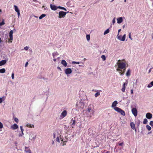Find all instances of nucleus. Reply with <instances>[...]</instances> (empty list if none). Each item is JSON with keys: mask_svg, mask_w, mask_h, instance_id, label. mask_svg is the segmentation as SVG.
Here are the masks:
<instances>
[{"mask_svg": "<svg viewBox=\"0 0 153 153\" xmlns=\"http://www.w3.org/2000/svg\"><path fill=\"white\" fill-rule=\"evenodd\" d=\"M28 64V62H26V63L25 64V67H27V66Z\"/></svg>", "mask_w": 153, "mask_h": 153, "instance_id": "nucleus-50", "label": "nucleus"}, {"mask_svg": "<svg viewBox=\"0 0 153 153\" xmlns=\"http://www.w3.org/2000/svg\"><path fill=\"white\" fill-rule=\"evenodd\" d=\"M121 29H119V30H118V33H119V32L121 30Z\"/></svg>", "mask_w": 153, "mask_h": 153, "instance_id": "nucleus-58", "label": "nucleus"}, {"mask_svg": "<svg viewBox=\"0 0 153 153\" xmlns=\"http://www.w3.org/2000/svg\"><path fill=\"white\" fill-rule=\"evenodd\" d=\"M45 16H46V15L45 14H42L39 17V19H41L43 18Z\"/></svg>", "mask_w": 153, "mask_h": 153, "instance_id": "nucleus-23", "label": "nucleus"}, {"mask_svg": "<svg viewBox=\"0 0 153 153\" xmlns=\"http://www.w3.org/2000/svg\"><path fill=\"white\" fill-rule=\"evenodd\" d=\"M67 115V111L66 110H64L61 114L60 117L62 118L65 117Z\"/></svg>", "mask_w": 153, "mask_h": 153, "instance_id": "nucleus-6", "label": "nucleus"}, {"mask_svg": "<svg viewBox=\"0 0 153 153\" xmlns=\"http://www.w3.org/2000/svg\"><path fill=\"white\" fill-rule=\"evenodd\" d=\"M131 94H132L133 93V90L132 89H131Z\"/></svg>", "mask_w": 153, "mask_h": 153, "instance_id": "nucleus-51", "label": "nucleus"}, {"mask_svg": "<svg viewBox=\"0 0 153 153\" xmlns=\"http://www.w3.org/2000/svg\"><path fill=\"white\" fill-rule=\"evenodd\" d=\"M131 33H129V38L131 40H132V38L131 37Z\"/></svg>", "mask_w": 153, "mask_h": 153, "instance_id": "nucleus-43", "label": "nucleus"}, {"mask_svg": "<svg viewBox=\"0 0 153 153\" xmlns=\"http://www.w3.org/2000/svg\"><path fill=\"white\" fill-rule=\"evenodd\" d=\"M131 111L134 116L136 117L137 115V111L136 108H133L131 110Z\"/></svg>", "mask_w": 153, "mask_h": 153, "instance_id": "nucleus-5", "label": "nucleus"}, {"mask_svg": "<svg viewBox=\"0 0 153 153\" xmlns=\"http://www.w3.org/2000/svg\"><path fill=\"white\" fill-rule=\"evenodd\" d=\"M42 7L44 8L45 10L47 9V8L46 6L44 5L42 6Z\"/></svg>", "mask_w": 153, "mask_h": 153, "instance_id": "nucleus-44", "label": "nucleus"}, {"mask_svg": "<svg viewBox=\"0 0 153 153\" xmlns=\"http://www.w3.org/2000/svg\"><path fill=\"white\" fill-rule=\"evenodd\" d=\"M72 126V128H73L74 126L75 125L76 123V121L75 120H73V118H72L71 120V122L70 123Z\"/></svg>", "mask_w": 153, "mask_h": 153, "instance_id": "nucleus-11", "label": "nucleus"}, {"mask_svg": "<svg viewBox=\"0 0 153 153\" xmlns=\"http://www.w3.org/2000/svg\"><path fill=\"white\" fill-rule=\"evenodd\" d=\"M12 78L13 79L14 78V74L13 73L12 74Z\"/></svg>", "mask_w": 153, "mask_h": 153, "instance_id": "nucleus-47", "label": "nucleus"}, {"mask_svg": "<svg viewBox=\"0 0 153 153\" xmlns=\"http://www.w3.org/2000/svg\"><path fill=\"white\" fill-rule=\"evenodd\" d=\"M4 22L3 21L1 22L0 23V26L2 25H4Z\"/></svg>", "mask_w": 153, "mask_h": 153, "instance_id": "nucleus-45", "label": "nucleus"}, {"mask_svg": "<svg viewBox=\"0 0 153 153\" xmlns=\"http://www.w3.org/2000/svg\"><path fill=\"white\" fill-rule=\"evenodd\" d=\"M110 152L109 151H107L106 152V153H109Z\"/></svg>", "mask_w": 153, "mask_h": 153, "instance_id": "nucleus-57", "label": "nucleus"}, {"mask_svg": "<svg viewBox=\"0 0 153 153\" xmlns=\"http://www.w3.org/2000/svg\"><path fill=\"white\" fill-rule=\"evenodd\" d=\"M101 58L103 59V61H105L106 59L105 56L104 55H102L101 56Z\"/></svg>", "mask_w": 153, "mask_h": 153, "instance_id": "nucleus-32", "label": "nucleus"}, {"mask_svg": "<svg viewBox=\"0 0 153 153\" xmlns=\"http://www.w3.org/2000/svg\"><path fill=\"white\" fill-rule=\"evenodd\" d=\"M65 74H70L72 72L71 69L70 68H67L65 70Z\"/></svg>", "mask_w": 153, "mask_h": 153, "instance_id": "nucleus-7", "label": "nucleus"}, {"mask_svg": "<svg viewBox=\"0 0 153 153\" xmlns=\"http://www.w3.org/2000/svg\"><path fill=\"white\" fill-rule=\"evenodd\" d=\"M114 109L116 111L118 112H119L121 115H123V116H124L126 115L125 112L120 108H119L118 107H115L114 108Z\"/></svg>", "mask_w": 153, "mask_h": 153, "instance_id": "nucleus-2", "label": "nucleus"}, {"mask_svg": "<svg viewBox=\"0 0 153 153\" xmlns=\"http://www.w3.org/2000/svg\"><path fill=\"white\" fill-rule=\"evenodd\" d=\"M53 143H54V141H53V143H52V144H53Z\"/></svg>", "mask_w": 153, "mask_h": 153, "instance_id": "nucleus-62", "label": "nucleus"}, {"mask_svg": "<svg viewBox=\"0 0 153 153\" xmlns=\"http://www.w3.org/2000/svg\"><path fill=\"white\" fill-rule=\"evenodd\" d=\"M86 39L88 41H89L90 39V36L89 35H86Z\"/></svg>", "mask_w": 153, "mask_h": 153, "instance_id": "nucleus-33", "label": "nucleus"}, {"mask_svg": "<svg viewBox=\"0 0 153 153\" xmlns=\"http://www.w3.org/2000/svg\"><path fill=\"white\" fill-rule=\"evenodd\" d=\"M149 124L150 126H153V121H151L150 122Z\"/></svg>", "mask_w": 153, "mask_h": 153, "instance_id": "nucleus-37", "label": "nucleus"}, {"mask_svg": "<svg viewBox=\"0 0 153 153\" xmlns=\"http://www.w3.org/2000/svg\"><path fill=\"white\" fill-rule=\"evenodd\" d=\"M153 86V81L151 82L148 85L147 87L148 88H151Z\"/></svg>", "mask_w": 153, "mask_h": 153, "instance_id": "nucleus-20", "label": "nucleus"}, {"mask_svg": "<svg viewBox=\"0 0 153 153\" xmlns=\"http://www.w3.org/2000/svg\"><path fill=\"white\" fill-rule=\"evenodd\" d=\"M5 69L4 68H2L0 69V73H3L5 72Z\"/></svg>", "mask_w": 153, "mask_h": 153, "instance_id": "nucleus-22", "label": "nucleus"}, {"mask_svg": "<svg viewBox=\"0 0 153 153\" xmlns=\"http://www.w3.org/2000/svg\"><path fill=\"white\" fill-rule=\"evenodd\" d=\"M57 68L58 69L60 70H61V68L59 67H58Z\"/></svg>", "mask_w": 153, "mask_h": 153, "instance_id": "nucleus-53", "label": "nucleus"}, {"mask_svg": "<svg viewBox=\"0 0 153 153\" xmlns=\"http://www.w3.org/2000/svg\"><path fill=\"white\" fill-rule=\"evenodd\" d=\"M27 126L30 128L34 127V125H31V124H27Z\"/></svg>", "mask_w": 153, "mask_h": 153, "instance_id": "nucleus-28", "label": "nucleus"}, {"mask_svg": "<svg viewBox=\"0 0 153 153\" xmlns=\"http://www.w3.org/2000/svg\"><path fill=\"white\" fill-rule=\"evenodd\" d=\"M148 122V120L147 119L145 118L144 119L143 121V123L144 124H146Z\"/></svg>", "mask_w": 153, "mask_h": 153, "instance_id": "nucleus-30", "label": "nucleus"}, {"mask_svg": "<svg viewBox=\"0 0 153 153\" xmlns=\"http://www.w3.org/2000/svg\"><path fill=\"white\" fill-rule=\"evenodd\" d=\"M146 128L149 131L151 129V127L148 125H147L146 126Z\"/></svg>", "mask_w": 153, "mask_h": 153, "instance_id": "nucleus-24", "label": "nucleus"}, {"mask_svg": "<svg viewBox=\"0 0 153 153\" xmlns=\"http://www.w3.org/2000/svg\"><path fill=\"white\" fill-rule=\"evenodd\" d=\"M127 83L124 82L122 85V88L121 90L123 92H124L125 91L126 86L127 85Z\"/></svg>", "mask_w": 153, "mask_h": 153, "instance_id": "nucleus-8", "label": "nucleus"}, {"mask_svg": "<svg viewBox=\"0 0 153 153\" xmlns=\"http://www.w3.org/2000/svg\"><path fill=\"white\" fill-rule=\"evenodd\" d=\"M131 75V71L130 69H128L126 73V75L127 76H130Z\"/></svg>", "mask_w": 153, "mask_h": 153, "instance_id": "nucleus-19", "label": "nucleus"}, {"mask_svg": "<svg viewBox=\"0 0 153 153\" xmlns=\"http://www.w3.org/2000/svg\"><path fill=\"white\" fill-rule=\"evenodd\" d=\"M150 71V70H149V72Z\"/></svg>", "mask_w": 153, "mask_h": 153, "instance_id": "nucleus-63", "label": "nucleus"}, {"mask_svg": "<svg viewBox=\"0 0 153 153\" xmlns=\"http://www.w3.org/2000/svg\"><path fill=\"white\" fill-rule=\"evenodd\" d=\"M11 128L12 129L15 130L18 128V126L16 124H14L11 126Z\"/></svg>", "mask_w": 153, "mask_h": 153, "instance_id": "nucleus-13", "label": "nucleus"}, {"mask_svg": "<svg viewBox=\"0 0 153 153\" xmlns=\"http://www.w3.org/2000/svg\"><path fill=\"white\" fill-rule=\"evenodd\" d=\"M118 39L122 41H124L126 39V34H124L123 36L122 37V38H121V36H119L118 37Z\"/></svg>", "mask_w": 153, "mask_h": 153, "instance_id": "nucleus-12", "label": "nucleus"}, {"mask_svg": "<svg viewBox=\"0 0 153 153\" xmlns=\"http://www.w3.org/2000/svg\"><path fill=\"white\" fill-rule=\"evenodd\" d=\"M13 30H11L9 33V35H13Z\"/></svg>", "mask_w": 153, "mask_h": 153, "instance_id": "nucleus-39", "label": "nucleus"}, {"mask_svg": "<svg viewBox=\"0 0 153 153\" xmlns=\"http://www.w3.org/2000/svg\"><path fill=\"white\" fill-rule=\"evenodd\" d=\"M5 100V98L3 97L1 98H0V104Z\"/></svg>", "mask_w": 153, "mask_h": 153, "instance_id": "nucleus-26", "label": "nucleus"}, {"mask_svg": "<svg viewBox=\"0 0 153 153\" xmlns=\"http://www.w3.org/2000/svg\"><path fill=\"white\" fill-rule=\"evenodd\" d=\"M100 95V93L99 92H98L96 93L95 94V97H97V96H99Z\"/></svg>", "mask_w": 153, "mask_h": 153, "instance_id": "nucleus-34", "label": "nucleus"}, {"mask_svg": "<svg viewBox=\"0 0 153 153\" xmlns=\"http://www.w3.org/2000/svg\"><path fill=\"white\" fill-rule=\"evenodd\" d=\"M115 18H114V19H113V20H112V23L113 24H114V23H115Z\"/></svg>", "mask_w": 153, "mask_h": 153, "instance_id": "nucleus-49", "label": "nucleus"}, {"mask_svg": "<svg viewBox=\"0 0 153 153\" xmlns=\"http://www.w3.org/2000/svg\"><path fill=\"white\" fill-rule=\"evenodd\" d=\"M91 110V108L90 107H88L87 108V111L88 113H89Z\"/></svg>", "mask_w": 153, "mask_h": 153, "instance_id": "nucleus-35", "label": "nucleus"}, {"mask_svg": "<svg viewBox=\"0 0 153 153\" xmlns=\"http://www.w3.org/2000/svg\"><path fill=\"white\" fill-rule=\"evenodd\" d=\"M29 48L28 47L26 46L24 48V49L26 50H27Z\"/></svg>", "mask_w": 153, "mask_h": 153, "instance_id": "nucleus-48", "label": "nucleus"}, {"mask_svg": "<svg viewBox=\"0 0 153 153\" xmlns=\"http://www.w3.org/2000/svg\"><path fill=\"white\" fill-rule=\"evenodd\" d=\"M58 8H59V9H62V10H63L65 11H66L67 10L65 8V7H61V6H59L58 7Z\"/></svg>", "mask_w": 153, "mask_h": 153, "instance_id": "nucleus-31", "label": "nucleus"}, {"mask_svg": "<svg viewBox=\"0 0 153 153\" xmlns=\"http://www.w3.org/2000/svg\"><path fill=\"white\" fill-rule=\"evenodd\" d=\"M56 140L57 142H60V140H59V137H57L56 138Z\"/></svg>", "mask_w": 153, "mask_h": 153, "instance_id": "nucleus-42", "label": "nucleus"}, {"mask_svg": "<svg viewBox=\"0 0 153 153\" xmlns=\"http://www.w3.org/2000/svg\"><path fill=\"white\" fill-rule=\"evenodd\" d=\"M50 7L51 10H56L58 8L55 5L52 4H50Z\"/></svg>", "mask_w": 153, "mask_h": 153, "instance_id": "nucleus-9", "label": "nucleus"}, {"mask_svg": "<svg viewBox=\"0 0 153 153\" xmlns=\"http://www.w3.org/2000/svg\"><path fill=\"white\" fill-rule=\"evenodd\" d=\"M14 10L15 11H18V10H19L17 6L15 5H14Z\"/></svg>", "mask_w": 153, "mask_h": 153, "instance_id": "nucleus-27", "label": "nucleus"}, {"mask_svg": "<svg viewBox=\"0 0 153 153\" xmlns=\"http://www.w3.org/2000/svg\"><path fill=\"white\" fill-rule=\"evenodd\" d=\"M117 101H115L113 102L111 105V107H114L117 105Z\"/></svg>", "mask_w": 153, "mask_h": 153, "instance_id": "nucleus-17", "label": "nucleus"}, {"mask_svg": "<svg viewBox=\"0 0 153 153\" xmlns=\"http://www.w3.org/2000/svg\"><path fill=\"white\" fill-rule=\"evenodd\" d=\"M109 32V29H107L104 32V34L105 35L108 33Z\"/></svg>", "mask_w": 153, "mask_h": 153, "instance_id": "nucleus-29", "label": "nucleus"}, {"mask_svg": "<svg viewBox=\"0 0 153 153\" xmlns=\"http://www.w3.org/2000/svg\"><path fill=\"white\" fill-rule=\"evenodd\" d=\"M73 64H79V62H76L75 61H73L72 62Z\"/></svg>", "mask_w": 153, "mask_h": 153, "instance_id": "nucleus-41", "label": "nucleus"}, {"mask_svg": "<svg viewBox=\"0 0 153 153\" xmlns=\"http://www.w3.org/2000/svg\"><path fill=\"white\" fill-rule=\"evenodd\" d=\"M3 127V125L2 123L0 122V128H1Z\"/></svg>", "mask_w": 153, "mask_h": 153, "instance_id": "nucleus-40", "label": "nucleus"}, {"mask_svg": "<svg viewBox=\"0 0 153 153\" xmlns=\"http://www.w3.org/2000/svg\"><path fill=\"white\" fill-rule=\"evenodd\" d=\"M16 12L18 14V17H19L20 15V10H18V11H16Z\"/></svg>", "mask_w": 153, "mask_h": 153, "instance_id": "nucleus-36", "label": "nucleus"}, {"mask_svg": "<svg viewBox=\"0 0 153 153\" xmlns=\"http://www.w3.org/2000/svg\"><path fill=\"white\" fill-rule=\"evenodd\" d=\"M66 12H64L63 11H60L59 12V16L58 17L59 18H61L65 16L66 14Z\"/></svg>", "mask_w": 153, "mask_h": 153, "instance_id": "nucleus-3", "label": "nucleus"}, {"mask_svg": "<svg viewBox=\"0 0 153 153\" xmlns=\"http://www.w3.org/2000/svg\"><path fill=\"white\" fill-rule=\"evenodd\" d=\"M152 39H153V36L152 37Z\"/></svg>", "mask_w": 153, "mask_h": 153, "instance_id": "nucleus-64", "label": "nucleus"}, {"mask_svg": "<svg viewBox=\"0 0 153 153\" xmlns=\"http://www.w3.org/2000/svg\"><path fill=\"white\" fill-rule=\"evenodd\" d=\"M9 35V37H10V42H12V40L13 39V35Z\"/></svg>", "mask_w": 153, "mask_h": 153, "instance_id": "nucleus-25", "label": "nucleus"}, {"mask_svg": "<svg viewBox=\"0 0 153 153\" xmlns=\"http://www.w3.org/2000/svg\"><path fill=\"white\" fill-rule=\"evenodd\" d=\"M55 134L53 133V137L54 138H55Z\"/></svg>", "mask_w": 153, "mask_h": 153, "instance_id": "nucleus-54", "label": "nucleus"}, {"mask_svg": "<svg viewBox=\"0 0 153 153\" xmlns=\"http://www.w3.org/2000/svg\"><path fill=\"white\" fill-rule=\"evenodd\" d=\"M125 27V25H124L123 26V28H124V27Z\"/></svg>", "mask_w": 153, "mask_h": 153, "instance_id": "nucleus-59", "label": "nucleus"}, {"mask_svg": "<svg viewBox=\"0 0 153 153\" xmlns=\"http://www.w3.org/2000/svg\"><path fill=\"white\" fill-rule=\"evenodd\" d=\"M146 117L148 119H150L152 117V114L150 113H147L146 114Z\"/></svg>", "mask_w": 153, "mask_h": 153, "instance_id": "nucleus-10", "label": "nucleus"}, {"mask_svg": "<svg viewBox=\"0 0 153 153\" xmlns=\"http://www.w3.org/2000/svg\"><path fill=\"white\" fill-rule=\"evenodd\" d=\"M20 129H21V130L22 132V134H20L19 136H22V135H24V134L23 133V131H24V130L23 129V128L22 126H20Z\"/></svg>", "mask_w": 153, "mask_h": 153, "instance_id": "nucleus-21", "label": "nucleus"}, {"mask_svg": "<svg viewBox=\"0 0 153 153\" xmlns=\"http://www.w3.org/2000/svg\"><path fill=\"white\" fill-rule=\"evenodd\" d=\"M130 126L131 128L133 129H134L135 128V125L134 123L133 122H131L130 123Z\"/></svg>", "mask_w": 153, "mask_h": 153, "instance_id": "nucleus-18", "label": "nucleus"}, {"mask_svg": "<svg viewBox=\"0 0 153 153\" xmlns=\"http://www.w3.org/2000/svg\"><path fill=\"white\" fill-rule=\"evenodd\" d=\"M55 54H55V53H53V58H54V57H55Z\"/></svg>", "mask_w": 153, "mask_h": 153, "instance_id": "nucleus-52", "label": "nucleus"}, {"mask_svg": "<svg viewBox=\"0 0 153 153\" xmlns=\"http://www.w3.org/2000/svg\"><path fill=\"white\" fill-rule=\"evenodd\" d=\"M61 63L65 66L66 67L67 66V63L66 61L64 60H63L61 61Z\"/></svg>", "mask_w": 153, "mask_h": 153, "instance_id": "nucleus-16", "label": "nucleus"}, {"mask_svg": "<svg viewBox=\"0 0 153 153\" xmlns=\"http://www.w3.org/2000/svg\"><path fill=\"white\" fill-rule=\"evenodd\" d=\"M123 21L122 18V17H120L117 19V23L118 24L121 23Z\"/></svg>", "mask_w": 153, "mask_h": 153, "instance_id": "nucleus-14", "label": "nucleus"}, {"mask_svg": "<svg viewBox=\"0 0 153 153\" xmlns=\"http://www.w3.org/2000/svg\"><path fill=\"white\" fill-rule=\"evenodd\" d=\"M53 60L54 61V62H56V59H53Z\"/></svg>", "mask_w": 153, "mask_h": 153, "instance_id": "nucleus-55", "label": "nucleus"}, {"mask_svg": "<svg viewBox=\"0 0 153 153\" xmlns=\"http://www.w3.org/2000/svg\"><path fill=\"white\" fill-rule=\"evenodd\" d=\"M123 142H122L119 143V145L120 146H123Z\"/></svg>", "mask_w": 153, "mask_h": 153, "instance_id": "nucleus-46", "label": "nucleus"}, {"mask_svg": "<svg viewBox=\"0 0 153 153\" xmlns=\"http://www.w3.org/2000/svg\"><path fill=\"white\" fill-rule=\"evenodd\" d=\"M106 51H106V50H105L104 51V52H104V53H106Z\"/></svg>", "mask_w": 153, "mask_h": 153, "instance_id": "nucleus-56", "label": "nucleus"}, {"mask_svg": "<svg viewBox=\"0 0 153 153\" xmlns=\"http://www.w3.org/2000/svg\"><path fill=\"white\" fill-rule=\"evenodd\" d=\"M126 0H124V1L125 2H126Z\"/></svg>", "mask_w": 153, "mask_h": 153, "instance_id": "nucleus-60", "label": "nucleus"}, {"mask_svg": "<svg viewBox=\"0 0 153 153\" xmlns=\"http://www.w3.org/2000/svg\"><path fill=\"white\" fill-rule=\"evenodd\" d=\"M6 60H3L0 61V66L4 65L6 63Z\"/></svg>", "mask_w": 153, "mask_h": 153, "instance_id": "nucleus-15", "label": "nucleus"}, {"mask_svg": "<svg viewBox=\"0 0 153 153\" xmlns=\"http://www.w3.org/2000/svg\"><path fill=\"white\" fill-rule=\"evenodd\" d=\"M118 62H119L117 63L118 68L116 69V70L119 72L120 75H123L125 74L126 65L127 67L128 66V64L125 59L122 60H119Z\"/></svg>", "mask_w": 153, "mask_h": 153, "instance_id": "nucleus-1", "label": "nucleus"}, {"mask_svg": "<svg viewBox=\"0 0 153 153\" xmlns=\"http://www.w3.org/2000/svg\"><path fill=\"white\" fill-rule=\"evenodd\" d=\"M14 121L16 122L17 123H18V121H19V120L16 117L15 118H14Z\"/></svg>", "mask_w": 153, "mask_h": 153, "instance_id": "nucleus-38", "label": "nucleus"}, {"mask_svg": "<svg viewBox=\"0 0 153 153\" xmlns=\"http://www.w3.org/2000/svg\"><path fill=\"white\" fill-rule=\"evenodd\" d=\"M0 12H1V9H0Z\"/></svg>", "mask_w": 153, "mask_h": 153, "instance_id": "nucleus-61", "label": "nucleus"}, {"mask_svg": "<svg viewBox=\"0 0 153 153\" xmlns=\"http://www.w3.org/2000/svg\"><path fill=\"white\" fill-rule=\"evenodd\" d=\"M76 105L78 106L79 107H80L81 108H83L84 107L85 104L83 102H82V100H81L79 103L76 104Z\"/></svg>", "mask_w": 153, "mask_h": 153, "instance_id": "nucleus-4", "label": "nucleus"}]
</instances>
